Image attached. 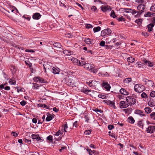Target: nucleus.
<instances>
[{
    "instance_id": "58",
    "label": "nucleus",
    "mask_w": 155,
    "mask_h": 155,
    "mask_svg": "<svg viewBox=\"0 0 155 155\" xmlns=\"http://www.w3.org/2000/svg\"><path fill=\"white\" fill-rule=\"evenodd\" d=\"M108 127L109 130H111L114 128V126L113 125H108Z\"/></svg>"
},
{
    "instance_id": "12",
    "label": "nucleus",
    "mask_w": 155,
    "mask_h": 155,
    "mask_svg": "<svg viewBox=\"0 0 155 155\" xmlns=\"http://www.w3.org/2000/svg\"><path fill=\"white\" fill-rule=\"evenodd\" d=\"M84 67L86 69L89 70V71L90 70L92 69V68H94V67L93 65L89 63H86L84 66Z\"/></svg>"
},
{
    "instance_id": "13",
    "label": "nucleus",
    "mask_w": 155,
    "mask_h": 155,
    "mask_svg": "<svg viewBox=\"0 0 155 155\" xmlns=\"http://www.w3.org/2000/svg\"><path fill=\"white\" fill-rule=\"evenodd\" d=\"M86 82L88 84V85L90 87H94L96 85V84L98 82L97 81H96L95 80H93L90 81L88 82Z\"/></svg>"
},
{
    "instance_id": "39",
    "label": "nucleus",
    "mask_w": 155,
    "mask_h": 155,
    "mask_svg": "<svg viewBox=\"0 0 155 155\" xmlns=\"http://www.w3.org/2000/svg\"><path fill=\"white\" fill-rule=\"evenodd\" d=\"M142 21V20L140 19H138L136 20L135 22L137 23L138 25H140Z\"/></svg>"
},
{
    "instance_id": "64",
    "label": "nucleus",
    "mask_w": 155,
    "mask_h": 155,
    "mask_svg": "<svg viewBox=\"0 0 155 155\" xmlns=\"http://www.w3.org/2000/svg\"><path fill=\"white\" fill-rule=\"evenodd\" d=\"M105 44V42L104 41H102L100 43V45L101 46H103Z\"/></svg>"
},
{
    "instance_id": "26",
    "label": "nucleus",
    "mask_w": 155,
    "mask_h": 155,
    "mask_svg": "<svg viewBox=\"0 0 155 155\" xmlns=\"http://www.w3.org/2000/svg\"><path fill=\"white\" fill-rule=\"evenodd\" d=\"M71 60L75 64L77 65H78V64L79 61L78 59L76 58H71Z\"/></svg>"
},
{
    "instance_id": "41",
    "label": "nucleus",
    "mask_w": 155,
    "mask_h": 155,
    "mask_svg": "<svg viewBox=\"0 0 155 155\" xmlns=\"http://www.w3.org/2000/svg\"><path fill=\"white\" fill-rule=\"evenodd\" d=\"M47 139L51 142H52V136L51 135H49L47 137Z\"/></svg>"
},
{
    "instance_id": "21",
    "label": "nucleus",
    "mask_w": 155,
    "mask_h": 155,
    "mask_svg": "<svg viewBox=\"0 0 155 155\" xmlns=\"http://www.w3.org/2000/svg\"><path fill=\"white\" fill-rule=\"evenodd\" d=\"M33 80L34 81L38 82L39 81L41 83L43 82V80L39 77H35L33 78Z\"/></svg>"
},
{
    "instance_id": "35",
    "label": "nucleus",
    "mask_w": 155,
    "mask_h": 155,
    "mask_svg": "<svg viewBox=\"0 0 155 155\" xmlns=\"http://www.w3.org/2000/svg\"><path fill=\"white\" fill-rule=\"evenodd\" d=\"M101 28L100 27L98 26L95 27L93 29L94 31V32H98L101 30Z\"/></svg>"
},
{
    "instance_id": "16",
    "label": "nucleus",
    "mask_w": 155,
    "mask_h": 155,
    "mask_svg": "<svg viewBox=\"0 0 155 155\" xmlns=\"http://www.w3.org/2000/svg\"><path fill=\"white\" fill-rule=\"evenodd\" d=\"M60 69L59 68L56 67H53L52 68V72L54 74H58L60 72Z\"/></svg>"
},
{
    "instance_id": "45",
    "label": "nucleus",
    "mask_w": 155,
    "mask_h": 155,
    "mask_svg": "<svg viewBox=\"0 0 155 155\" xmlns=\"http://www.w3.org/2000/svg\"><path fill=\"white\" fill-rule=\"evenodd\" d=\"M150 96L153 97H155V91H152L150 94Z\"/></svg>"
},
{
    "instance_id": "10",
    "label": "nucleus",
    "mask_w": 155,
    "mask_h": 155,
    "mask_svg": "<svg viewBox=\"0 0 155 155\" xmlns=\"http://www.w3.org/2000/svg\"><path fill=\"white\" fill-rule=\"evenodd\" d=\"M155 127L154 126H149L147 128L146 131L147 133H153L155 131Z\"/></svg>"
},
{
    "instance_id": "17",
    "label": "nucleus",
    "mask_w": 155,
    "mask_h": 155,
    "mask_svg": "<svg viewBox=\"0 0 155 155\" xmlns=\"http://www.w3.org/2000/svg\"><path fill=\"white\" fill-rule=\"evenodd\" d=\"M101 8L102 11L104 12H105L107 10H110V6H102L101 7Z\"/></svg>"
},
{
    "instance_id": "43",
    "label": "nucleus",
    "mask_w": 155,
    "mask_h": 155,
    "mask_svg": "<svg viewBox=\"0 0 155 155\" xmlns=\"http://www.w3.org/2000/svg\"><path fill=\"white\" fill-rule=\"evenodd\" d=\"M138 125L140 127L143 128V124L142 121H139L138 123Z\"/></svg>"
},
{
    "instance_id": "50",
    "label": "nucleus",
    "mask_w": 155,
    "mask_h": 155,
    "mask_svg": "<svg viewBox=\"0 0 155 155\" xmlns=\"http://www.w3.org/2000/svg\"><path fill=\"white\" fill-rule=\"evenodd\" d=\"M91 130H86L84 132V133L86 135H88L91 134Z\"/></svg>"
},
{
    "instance_id": "20",
    "label": "nucleus",
    "mask_w": 155,
    "mask_h": 155,
    "mask_svg": "<svg viewBox=\"0 0 155 155\" xmlns=\"http://www.w3.org/2000/svg\"><path fill=\"white\" fill-rule=\"evenodd\" d=\"M81 91L85 94H88L89 92L91 91V90L87 89L86 87H84L83 89H81Z\"/></svg>"
},
{
    "instance_id": "37",
    "label": "nucleus",
    "mask_w": 155,
    "mask_h": 155,
    "mask_svg": "<svg viewBox=\"0 0 155 155\" xmlns=\"http://www.w3.org/2000/svg\"><path fill=\"white\" fill-rule=\"evenodd\" d=\"M86 62L84 61H81L80 62V61H79L78 65L79 66H82L84 65V66L85 64H86Z\"/></svg>"
},
{
    "instance_id": "23",
    "label": "nucleus",
    "mask_w": 155,
    "mask_h": 155,
    "mask_svg": "<svg viewBox=\"0 0 155 155\" xmlns=\"http://www.w3.org/2000/svg\"><path fill=\"white\" fill-rule=\"evenodd\" d=\"M148 104L149 105L150 107H155V104L154 102L152 100H151V99H150V101H149Z\"/></svg>"
},
{
    "instance_id": "2",
    "label": "nucleus",
    "mask_w": 155,
    "mask_h": 155,
    "mask_svg": "<svg viewBox=\"0 0 155 155\" xmlns=\"http://www.w3.org/2000/svg\"><path fill=\"white\" fill-rule=\"evenodd\" d=\"M126 100L130 105H132L136 103V100L130 96L126 97Z\"/></svg>"
},
{
    "instance_id": "22",
    "label": "nucleus",
    "mask_w": 155,
    "mask_h": 155,
    "mask_svg": "<svg viewBox=\"0 0 155 155\" xmlns=\"http://www.w3.org/2000/svg\"><path fill=\"white\" fill-rule=\"evenodd\" d=\"M154 26V25L153 23H151L148 25L147 28H148V31L150 32L151 31L153 30V28Z\"/></svg>"
},
{
    "instance_id": "1",
    "label": "nucleus",
    "mask_w": 155,
    "mask_h": 155,
    "mask_svg": "<svg viewBox=\"0 0 155 155\" xmlns=\"http://www.w3.org/2000/svg\"><path fill=\"white\" fill-rule=\"evenodd\" d=\"M134 88L136 92L140 93L143 91L144 87L141 84H137L135 85Z\"/></svg>"
},
{
    "instance_id": "36",
    "label": "nucleus",
    "mask_w": 155,
    "mask_h": 155,
    "mask_svg": "<svg viewBox=\"0 0 155 155\" xmlns=\"http://www.w3.org/2000/svg\"><path fill=\"white\" fill-rule=\"evenodd\" d=\"M153 14H152L151 12H147L144 15V16L145 17H150L152 16L151 15H153Z\"/></svg>"
},
{
    "instance_id": "33",
    "label": "nucleus",
    "mask_w": 155,
    "mask_h": 155,
    "mask_svg": "<svg viewBox=\"0 0 155 155\" xmlns=\"http://www.w3.org/2000/svg\"><path fill=\"white\" fill-rule=\"evenodd\" d=\"M9 83L11 85H15L16 84V81L12 79H11L9 81Z\"/></svg>"
},
{
    "instance_id": "30",
    "label": "nucleus",
    "mask_w": 155,
    "mask_h": 155,
    "mask_svg": "<svg viewBox=\"0 0 155 155\" xmlns=\"http://www.w3.org/2000/svg\"><path fill=\"white\" fill-rule=\"evenodd\" d=\"M63 53L66 55H70L72 54L73 52L68 50H64Z\"/></svg>"
},
{
    "instance_id": "47",
    "label": "nucleus",
    "mask_w": 155,
    "mask_h": 155,
    "mask_svg": "<svg viewBox=\"0 0 155 155\" xmlns=\"http://www.w3.org/2000/svg\"><path fill=\"white\" fill-rule=\"evenodd\" d=\"M52 119L51 116H48L46 118V120L47 121H49L51 120Z\"/></svg>"
},
{
    "instance_id": "63",
    "label": "nucleus",
    "mask_w": 155,
    "mask_h": 155,
    "mask_svg": "<svg viewBox=\"0 0 155 155\" xmlns=\"http://www.w3.org/2000/svg\"><path fill=\"white\" fill-rule=\"evenodd\" d=\"M94 110L95 112H99L100 113H101V110H100V109H98V108H95V109H94Z\"/></svg>"
},
{
    "instance_id": "11",
    "label": "nucleus",
    "mask_w": 155,
    "mask_h": 155,
    "mask_svg": "<svg viewBox=\"0 0 155 155\" xmlns=\"http://www.w3.org/2000/svg\"><path fill=\"white\" fill-rule=\"evenodd\" d=\"M33 88L34 89H39L40 88H41L42 89L44 88V87L36 83L33 84Z\"/></svg>"
},
{
    "instance_id": "9",
    "label": "nucleus",
    "mask_w": 155,
    "mask_h": 155,
    "mask_svg": "<svg viewBox=\"0 0 155 155\" xmlns=\"http://www.w3.org/2000/svg\"><path fill=\"white\" fill-rule=\"evenodd\" d=\"M68 85L70 86L71 87L76 86L75 84V81L73 80L71 77L69 78L68 80Z\"/></svg>"
},
{
    "instance_id": "56",
    "label": "nucleus",
    "mask_w": 155,
    "mask_h": 155,
    "mask_svg": "<svg viewBox=\"0 0 155 155\" xmlns=\"http://www.w3.org/2000/svg\"><path fill=\"white\" fill-rule=\"evenodd\" d=\"M87 150L89 153V154L90 155H92V153H93V150H91V149H87Z\"/></svg>"
},
{
    "instance_id": "61",
    "label": "nucleus",
    "mask_w": 155,
    "mask_h": 155,
    "mask_svg": "<svg viewBox=\"0 0 155 155\" xmlns=\"http://www.w3.org/2000/svg\"><path fill=\"white\" fill-rule=\"evenodd\" d=\"M93 153L95 155H98L99 153L98 151H95V150H93Z\"/></svg>"
},
{
    "instance_id": "55",
    "label": "nucleus",
    "mask_w": 155,
    "mask_h": 155,
    "mask_svg": "<svg viewBox=\"0 0 155 155\" xmlns=\"http://www.w3.org/2000/svg\"><path fill=\"white\" fill-rule=\"evenodd\" d=\"M151 118L154 120L155 119V113H152L150 114Z\"/></svg>"
},
{
    "instance_id": "48",
    "label": "nucleus",
    "mask_w": 155,
    "mask_h": 155,
    "mask_svg": "<svg viewBox=\"0 0 155 155\" xmlns=\"http://www.w3.org/2000/svg\"><path fill=\"white\" fill-rule=\"evenodd\" d=\"M150 10L155 12V4L152 5L150 8Z\"/></svg>"
},
{
    "instance_id": "42",
    "label": "nucleus",
    "mask_w": 155,
    "mask_h": 155,
    "mask_svg": "<svg viewBox=\"0 0 155 155\" xmlns=\"http://www.w3.org/2000/svg\"><path fill=\"white\" fill-rule=\"evenodd\" d=\"M94 68H92V69L90 70V71L94 73H96L97 71V69H94Z\"/></svg>"
},
{
    "instance_id": "53",
    "label": "nucleus",
    "mask_w": 155,
    "mask_h": 155,
    "mask_svg": "<svg viewBox=\"0 0 155 155\" xmlns=\"http://www.w3.org/2000/svg\"><path fill=\"white\" fill-rule=\"evenodd\" d=\"M111 17H112L113 18H114L116 17V15H115V13H114V11H112L111 12Z\"/></svg>"
},
{
    "instance_id": "18",
    "label": "nucleus",
    "mask_w": 155,
    "mask_h": 155,
    "mask_svg": "<svg viewBox=\"0 0 155 155\" xmlns=\"http://www.w3.org/2000/svg\"><path fill=\"white\" fill-rule=\"evenodd\" d=\"M143 81L145 82L146 84H147L149 85V86H153V82L150 80H148L146 79H143Z\"/></svg>"
},
{
    "instance_id": "40",
    "label": "nucleus",
    "mask_w": 155,
    "mask_h": 155,
    "mask_svg": "<svg viewBox=\"0 0 155 155\" xmlns=\"http://www.w3.org/2000/svg\"><path fill=\"white\" fill-rule=\"evenodd\" d=\"M142 98H147V94L145 92H143L141 95Z\"/></svg>"
},
{
    "instance_id": "38",
    "label": "nucleus",
    "mask_w": 155,
    "mask_h": 155,
    "mask_svg": "<svg viewBox=\"0 0 155 155\" xmlns=\"http://www.w3.org/2000/svg\"><path fill=\"white\" fill-rule=\"evenodd\" d=\"M144 110L145 112L148 114L150 113L151 112L150 108L149 107H146Z\"/></svg>"
},
{
    "instance_id": "34",
    "label": "nucleus",
    "mask_w": 155,
    "mask_h": 155,
    "mask_svg": "<svg viewBox=\"0 0 155 155\" xmlns=\"http://www.w3.org/2000/svg\"><path fill=\"white\" fill-rule=\"evenodd\" d=\"M84 41L87 44H90L91 43L92 41L89 38H86L84 40Z\"/></svg>"
},
{
    "instance_id": "32",
    "label": "nucleus",
    "mask_w": 155,
    "mask_h": 155,
    "mask_svg": "<svg viewBox=\"0 0 155 155\" xmlns=\"http://www.w3.org/2000/svg\"><path fill=\"white\" fill-rule=\"evenodd\" d=\"M63 131L62 130H58V132H57L55 134V135L56 136H59L60 134L61 135L63 134Z\"/></svg>"
},
{
    "instance_id": "6",
    "label": "nucleus",
    "mask_w": 155,
    "mask_h": 155,
    "mask_svg": "<svg viewBox=\"0 0 155 155\" xmlns=\"http://www.w3.org/2000/svg\"><path fill=\"white\" fill-rule=\"evenodd\" d=\"M128 12L130 13H131L133 15H135V17H137L140 16V12H139L137 11L135 9L129 10Z\"/></svg>"
},
{
    "instance_id": "46",
    "label": "nucleus",
    "mask_w": 155,
    "mask_h": 155,
    "mask_svg": "<svg viewBox=\"0 0 155 155\" xmlns=\"http://www.w3.org/2000/svg\"><path fill=\"white\" fill-rule=\"evenodd\" d=\"M11 70L12 71V73H14L16 71V69L14 67L12 66L11 68Z\"/></svg>"
},
{
    "instance_id": "7",
    "label": "nucleus",
    "mask_w": 155,
    "mask_h": 155,
    "mask_svg": "<svg viewBox=\"0 0 155 155\" xmlns=\"http://www.w3.org/2000/svg\"><path fill=\"white\" fill-rule=\"evenodd\" d=\"M52 64L50 62H47L43 64L44 68L45 70V72H46V69H50L52 67Z\"/></svg>"
},
{
    "instance_id": "14",
    "label": "nucleus",
    "mask_w": 155,
    "mask_h": 155,
    "mask_svg": "<svg viewBox=\"0 0 155 155\" xmlns=\"http://www.w3.org/2000/svg\"><path fill=\"white\" fill-rule=\"evenodd\" d=\"M41 15L38 13H36L33 14L32 18L35 20H38L41 17Z\"/></svg>"
},
{
    "instance_id": "57",
    "label": "nucleus",
    "mask_w": 155,
    "mask_h": 155,
    "mask_svg": "<svg viewBox=\"0 0 155 155\" xmlns=\"http://www.w3.org/2000/svg\"><path fill=\"white\" fill-rule=\"evenodd\" d=\"M91 9L92 10V11L94 12H95L96 10H97V8L95 6H93L91 8Z\"/></svg>"
},
{
    "instance_id": "28",
    "label": "nucleus",
    "mask_w": 155,
    "mask_h": 155,
    "mask_svg": "<svg viewBox=\"0 0 155 155\" xmlns=\"http://www.w3.org/2000/svg\"><path fill=\"white\" fill-rule=\"evenodd\" d=\"M127 61L130 63H133L135 59L134 58L130 57L128 58L127 59Z\"/></svg>"
},
{
    "instance_id": "54",
    "label": "nucleus",
    "mask_w": 155,
    "mask_h": 155,
    "mask_svg": "<svg viewBox=\"0 0 155 155\" xmlns=\"http://www.w3.org/2000/svg\"><path fill=\"white\" fill-rule=\"evenodd\" d=\"M86 27L87 28L89 29L90 28H93V27L91 25L88 24L87 25H86Z\"/></svg>"
},
{
    "instance_id": "51",
    "label": "nucleus",
    "mask_w": 155,
    "mask_h": 155,
    "mask_svg": "<svg viewBox=\"0 0 155 155\" xmlns=\"http://www.w3.org/2000/svg\"><path fill=\"white\" fill-rule=\"evenodd\" d=\"M38 134H33L31 135V136L33 139H36L37 138V137H38Z\"/></svg>"
},
{
    "instance_id": "24",
    "label": "nucleus",
    "mask_w": 155,
    "mask_h": 155,
    "mask_svg": "<svg viewBox=\"0 0 155 155\" xmlns=\"http://www.w3.org/2000/svg\"><path fill=\"white\" fill-rule=\"evenodd\" d=\"M144 63L147 65L149 67H152L153 66V64L150 61L147 60H144Z\"/></svg>"
},
{
    "instance_id": "8",
    "label": "nucleus",
    "mask_w": 155,
    "mask_h": 155,
    "mask_svg": "<svg viewBox=\"0 0 155 155\" xmlns=\"http://www.w3.org/2000/svg\"><path fill=\"white\" fill-rule=\"evenodd\" d=\"M128 106V104L127 102L124 101H121L120 103V108L127 107Z\"/></svg>"
},
{
    "instance_id": "49",
    "label": "nucleus",
    "mask_w": 155,
    "mask_h": 155,
    "mask_svg": "<svg viewBox=\"0 0 155 155\" xmlns=\"http://www.w3.org/2000/svg\"><path fill=\"white\" fill-rule=\"evenodd\" d=\"M136 2L141 4L145 3L144 0H137Z\"/></svg>"
},
{
    "instance_id": "31",
    "label": "nucleus",
    "mask_w": 155,
    "mask_h": 155,
    "mask_svg": "<svg viewBox=\"0 0 155 155\" xmlns=\"http://www.w3.org/2000/svg\"><path fill=\"white\" fill-rule=\"evenodd\" d=\"M108 103L109 104L110 106L112 107L114 109L116 108V107L115 106L114 103V102L111 101H109Z\"/></svg>"
},
{
    "instance_id": "25",
    "label": "nucleus",
    "mask_w": 155,
    "mask_h": 155,
    "mask_svg": "<svg viewBox=\"0 0 155 155\" xmlns=\"http://www.w3.org/2000/svg\"><path fill=\"white\" fill-rule=\"evenodd\" d=\"M135 113L136 114H139L141 116H144V114H143V113L140 110H136L135 111Z\"/></svg>"
},
{
    "instance_id": "59",
    "label": "nucleus",
    "mask_w": 155,
    "mask_h": 155,
    "mask_svg": "<svg viewBox=\"0 0 155 155\" xmlns=\"http://www.w3.org/2000/svg\"><path fill=\"white\" fill-rule=\"evenodd\" d=\"M67 148L66 147H62L61 149L59 150V151L60 152H61L63 151L64 150H66Z\"/></svg>"
},
{
    "instance_id": "44",
    "label": "nucleus",
    "mask_w": 155,
    "mask_h": 155,
    "mask_svg": "<svg viewBox=\"0 0 155 155\" xmlns=\"http://www.w3.org/2000/svg\"><path fill=\"white\" fill-rule=\"evenodd\" d=\"M98 97L102 99H105L106 97V96L105 95L99 94L98 95Z\"/></svg>"
},
{
    "instance_id": "3",
    "label": "nucleus",
    "mask_w": 155,
    "mask_h": 155,
    "mask_svg": "<svg viewBox=\"0 0 155 155\" xmlns=\"http://www.w3.org/2000/svg\"><path fill=\"white\" fill-rule=\"evenodd\" d=\"M53 45L54 48V49L55 50H56L57 51H62L63 48H62V46L59 43H54L53 44Z\"/></svg>"
},
{
    "instance_id": "29",
    "label": "nucleus",
    "mask_w": 155,
    "mask_h": 155,
    "mask_svg": "<svg viewBox=\"0 0 155 155\" xmlns=\"http://www.w3.org/2000/svg\"><path fill=\"white\" fill-rule=\"evenodd\" d=\"M128 121L130 123L133 124L135 120L132 117H130L128 118Z\"/></svg>"
},
{
    "instance_id": "5",
    "label": "nucleus",
    "mask_w": 155,
    "mask_h": 155,
    "mask_svg": "<svg viewBox=\"0 0 155 155\" xmlns=\"http://www.w3.org/2000/svg\"><path fill=\"white\" fill-rule=\"evenodd\" d=\"M145 6V3L140 4L137 6V9L139 11L140 14L144 12Z\"/></svg>"
},
{
    "instance_id": "52",
    "label": "nucleus",
    "mask_w": 155,
    "mask_h": 155,
    "mask_svg": "<svg viewBox=\"0 0 155 155\" xmlns=\"http://www.w3.org/2000/svg\"><path fill=\"white\" fill-rule=\"evenodd\" d=\"M68 128V127L67 126V124H65L64 125V128L63 129V130H63V132L64 131L65 132H66L67 131L66 130Z\"/></svg>"
},
{
    "instance_id": "15",
    "label": "nucleus",
    "mask_w": 155,
    "mask_h": 155,
    "mask_svg": "<svg viewBox=\"0 0 155 155\" xmlns=\"http://www.w3.org/2000/svg\"><path fill=\"white\" fill-rule=\"evenodd\" d=\"M102 85L107 91H109L110 90V85L107 83L104 82L102 84Z\"/></svg>"
},
{
    "instance_id": "62",
    "label": "nucleus",
    "mask_w": 155,
    "mask_h": 155,
    "mask_svg": "<svg viewBox=\"0 0 155 155\" xmlns=\"http://www.w3.org/2000/svg\"><path fill=\"white\" fill-rule=\"evenodd\" d=\"M21 105L22 106H24L26 104V102L25 101H22L20 103Z\"/></svg>"
},
{
    "instance_id": "60",
    "label": "nucleus",
    "mask_w": 155,
    "mask_h": 155,
    "mask_svg": "<svg viewBox=\"0 0 155 155\" xmlns=\"http://www.w3.org/2000/svg\"><path fill=\"white\" fill-rule=\"evenodd\" d=\"M118 20L120 21H125L124 18L123 17L118 18Z\"/></svg>"
},
{
    "instance_id": "19",
    "label": "nucleus",
    "mask_w": 155,
    "mask_h": 155,
    "mask_svg": "<svg viewBox=\"0 0 155 155\" xmlns=\"http://www.w3.org/2000/svg\"><path fill=\"white\" fill-rule=\"evenodd\" d=\"M120 92L121 94L124 95H127L129 94V93L124 88H121L120 90Z\"/></svg>"
},
{
    "instance_id": "4",
    "label": "nucleus",
    "mask_w": 155,
    "mask_h": 155,
    "mask_svg": "<svg viewBox=\"0 0 155 155\" xmlns=\"http://www.w3.org/2000/svg\"><path fill=\"white\" fill-rule=\"evenodd\" d=\"M111 33V30L109 28H107L106 29H104L102 30L101 33V35L102 36H104L106 35H110Z\"/></svg>"
},
{
    "instance_id": "27",
    "label": "nucleus",
    "mask_w": 155,
    "mask_h": 155,
    "mask_svg": "<svg viewBox=\"0 0 155 155\" xmlns=\"http://www.w3.org/2000/svg\"><path fill=\"white\" fill-rule=\"evenodd\" d=\"M132 81L131 78H126L124 80V83L126 84H128L130 82Z\"/></svg>"
}]
</instances>
